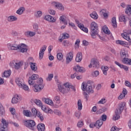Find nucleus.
<instances>
[{"label":"nucleus","mask_w":131,"mask_h":131,"mask_svg":"<svg viewBox=\"0 0 131 131\" xmlns=\"http://www.w3.org/2000/svg\"><path fill=\"white\" fill-rule=\"evenodd\" d=\"M49 13H50L51 15H55L56 14V11L52 9H49Z\"/></svg>","instance_id":"57"},{"label":"nucleus","mask_w":131,"mask_h":131,"mask_svg":"<svg viewBox=\"0 0 131 131\" xmlns=\"http://www.w3.org/2000/svg\"><path fill=\"white\" fill-rule=\"evenodd\" d=\"M77 105L78 110H81L82 109V103L81 102V100L79 99L78 100Z\"/></svg>","instance_id":"39"},{"label":"nucleus","mask_w":131,"mask_h":131,"mask_svg":"<svg viewBox=\"0 0 131 131\" xmlns=\"http://www.w3.org/2000/svg\"><path fill=\"white\" fill-rule=\"evenodd\" d=\"M125 85H126V86H128V88H131L130 82L128 81H125Z\"/></svg>","instance_id":"60"},{"label":"nucleus","mask_w":131,"mask_h":131,"mask_svg":"<svg viewBox=\"0 0 131 131\" xmlns=\"http://www.w3.org/2000/svg\"><path fill=\"white\" fill-rule=\"evenodd\" d=\"M99 66H100L99 61L93 58L91 60L90 64L89 66V68H92V67H93L94 68H99Z\"/></svg>","instance_id":"10"},{"label":"nucleus","mask_w":131,"mask_h":131,"mask_svg":"<svg viewBox=\"0 0 131 131\" xmlns=\"http://www.w3.org/2000/svg\"><path fill=\"white\" fill-rule=\"evenodd\" d=\"M101 119L102 121H106L107 120V116L105 114H103L101 116V118L100 119Z\"/></svg>","instance_id":"53"},{"label":"nucleus","mask_w":131,"mask_h":131,"mask_svg":"<svg viewBox=\"0 0 131 131\" xmlns=\"http://www.w3.org/2000/svg\"><path fill=\"white\" fill-rule=\"evenodd\" d=\"M119 20L120 22H126V19H125V16L122 14L120 17H119Z\"/></svg>","instance_id":"41"},{"label":"nucleus","mask_w":131,"mask_h":131,"mask_svg":"<svg viewBox=\"0 0 131 131\" xmlns=\"http://www.w3.org/2000/svg\"><path fill=\"white\" fill-rule=\"evenodd\" d=\"M54 114H56V115H61V112L58 110H55L54 111Z\"/></svg>","instance_id":"58"},{"label":"nucleus","mask_w":131,"mask_h":131,"mask_svg":"<svg viewBox=\"0 0 131 131\" xmlns=\"http://www.w3.org/2000/svg\"><path fill=\"white\" fill-rule=\"evenodd\" d=\"M38 112H39V111H37L35 108H32V114L35 117H36V115L38 114Z\"/></svg>","instance_id":"42"},{"label":"nucleus","mask_w":131,"mask_h":131,"mask_svg":"<svg viewBox=\"0 0 131 131\" xmlns=\"http://www.w3.org/2000/svg\"><path fill=\"white\" fill-rule=\"evenodd\" d=\"M43 102H45L46 104H48V105H50V106L54 105V102L52 100H51L49 98H43L42 99Z\"/></svg>","instance_id":"18"},{"label":"nucleus","mask_w":131,"mask_h":131,"mask_svg":"<svg viewBox=\"0 0 131 131\" xmlns=\"http://www.w3.org/2000/svg\"><path fill=\"white\" fill-rule=\"evenodd\" d=\"M121 36L124 38V39H126V40H127V41L129 42V45H131V39L129 36H127L124 33H123L121 34Z\"/></svg>","instance_id":"31"},{"label":"nucleus","mask_w":131,"mask_h":131,"mask_svg":"<svg viewBox=\"0 0 131 131\" xmlns=\"http://www.w3.org/2000/svg\"><path fill=\"white\" fill-rule=\"evenodd\" d=\"M37 127L38 131H45V129H46L45 125L43 123L38 124Z\"/></svg>","instance_id":"24"},{"label":"nucleus","mask_w":131,"mask_h":131,"mask_svg":"<svg viewBox=\"0 0 131 131\" xmlns=\"http://www.w3.org/2000/svg\"><path fill=\"white\" fill-rule=\"evenodd\" d=\"M73 60V51L69 53L66 57V64H69Z\"/></svg>","instance_id":"12"},{"label":"nucleus","mask_w":131,"mask_h":131,"mask_svg":"<svg viewBox=\"0 0 131 131\" xmlns=\"http://www.w3.org/2000/svg\"><path fill=\"white\" fill-rule=\"evenodd\" d=\"M112 23L114 28L117 27V23L116 22V17H113L112 19Z\"/></svg>","instance_id":"36"},{"label":"nucleus","mask_w":131,"mask_h":131,"mask_svg":"<svg viewBox=\"0 0 131 131\" xmlns=\"http://www.w3.org/2000/svg\"><path fill=\"white\" fill-rule=\"evenodd\" d=\"M54 101L56 102V104H60V97L56 96L54 97Z\"/></svg>","instance_id":"46"},{"label":"nucleus","mask_w":131,"mask_h":131,"mask_svg":"<svg viewBox=\"0 0 131 131\" xmlns=\"http://www.w3.org/2000/svg\"><path fill=\"white\" fill-rule=\"evenodd\" d=\"M18 102H19L17 98H16L15 97H13L12 99L11 103L12 104H17V103H18Z\"/></svg>","instance_id":"50"},{"label":"nucleus","mask_w":131,"mask_h":131,"mask_svg":"<svg viewBox=\"0 0 131 131\" xmlns=\"http://www.w3.org/2000/svg\"><path fill=\"white\" fill-rule=\"evenodd\" d=\"M62 45L63 47H68V46H69V41H68L67 40H63Z\"/></svg>","instance_id":"51"},{"label":"nucleus","mask_w":131,"mask_h":131,"mask_svg":"<svg viewBox=\"0 0 131 131\" xmlns=\"http://www.w3.org/2000/svg\"><path fill=\"white\" fill-rule=\"evenodd\" d=\"M100 74V72H99V71H95L93 73V75L94 76V77H97Z\"/></svg>","instance_id":"56"},{"label":"nucleus","mask_w":131,"mask_h":131,"mask_svg":"<svg viewBox=\"0 0 131 131\" xmlns=\"http://www.w3.org/2000/svg\"><path fill=\"white\" fill-rule=\"evenodd\" d=\"M15 82L18 86L21 87L24 84V81L23 80V79L20 78H17L15 79Z\"/></svg>","instance_id":"17"},{"label":"nucleus","mask_w":131,"mask_h":131,"mask_svg":"<svg viewBox=\"0 0 131 131\" xmlns=\"http://www.w3.org/2000/svg\"><path fill=\"white\" fill-rule=\"evenodd\" d=\"M24 125L32 130H34L35 122L33 120H27L24 122Z\"/></svg>","instance_id":"7"},{"label":"nucleus","mask_w":131,"mask_h":131,"mask_svg":"<svg viewBox=\"0 0 131 131\" xmlns=\"http://www.w3.org/2000/svg\"><path fill=\"white\" fill-rule=\"evenodd\" d=\"M83 125V122L82 121L78 122L77 123L78 127H82Z\"/></svg>","instance_id":"61"},{"label":"nucleus","mask_w":131,"mask_h":131,"mask_svg":"<svg viewBox=\"0 0 131 131\" xmlns=\"http://www.w3.org/2000/svg\"><path fill=\"white\" fill-rule=\"evenodd\" d=\"M10 112L11 113V114H12V115H15V114H16V110H15V108H11L10 109Z\"/></svg>","instance_id":"63"},{"label":"nucleus","mask_w":131,"mask_h":131,"mask_svg":"<svg viewBox=\"0 0 131 131\" xmlns=\"http://www.w3.org/2000/svg\"><path fill=\"white\" fill-rule=\"evenodd\" d=\"M53 5L56 7L57 9H58L59 11H61V12H63L64 10V6L60 3L53 2Z\"/></svg>","instance_id":"14"},{"label":"nucleus","mask_w":131,"mask_h":131,"mask_svg":"<svg viewBox=\"0 0 131 131\" xmlns=\"http://www.w3.org/2000/svg\"><path fill=\"white\" fill-rule=\"evenodd\" d=\"M102 30H103V32H104V33H105V34L109 35L111 33L110 30H109V29H108V28L106 26H105L102 28Z\"/></svg>","instance_id":"33"},{"label":"nucleus","mask_w":131,"mask_h":131,"mask_svg":"<svg viewBox=\"0 0 131 131\" xmlns=\"http://www.w3.org/2000/svg\"><path fill=\"white\" fill-rule=\"evenodd\" d=\"M121 57L122 59V62L124 64H127V65H131V59L128 58V54L125 51L123 50L121 51Z\"/></svg>","instance_id":"4"},{"label":"nucleus","mask_w":131,"mask_h":131,"mask_svg":"<svg viewBox=\"0 0 131 131\" xmlns=\"http://www.w3.org/2000/svg\"><path fill=\"white\" fill-rule=\"evenodd\" d=\"M102 70L103 73L104 75H107V71H108L109 68L106 66H102L101 68Z\"/></svg>","instance_id":"35"},{"label":"nucleus","mask_w":131,"mask_h":131,"mask_svg":"<svg viewBox=\"0 0 131 131\" xmlns=\"http://www.w3.org/2000/svg\"><path fill=\"white\" fill-rule=\"evenodd\" d=\"M105 103H106V99L104 98H102L98 101V104H105Z\"/></svg>","instance_id":"55"},{"label":"nucleus","mask_w":131,"mask_h":131,"mask_svg":"<svg viewBox=\"0 0 131 131\" xmlns=\"http://www.w3.org/2000/svg\"><path fill=\"white\" fill-rule=\"evenodd\" d=\"M90 17L91 18H93V19H95V20H97L98 19L99 16L98 15V14H97V12H93L91 14H90Z\"/></svg>","instance_id":"30"},{"label":"nucleus","mask_w":131,"mask_h":131,"mask_svg":"<svg viewBox=\"0 0 131 131\" xmlns=\"http://www.w3.org/2000/svg\"><path fill=\"white\" fill-rule=\"evenodd\" d=\"M70 85L69 83H66L63 85L58 84V90L62 94H65V93H68L70 91Z\"/></svg>","instance_id":"5"},{"label":"nucleus","mask_w":131,"mask_h":131,"mask_svg":"<svg viewBox=\"0 0 131 131\" xmlns=\"http://www.w3.org/2000/svg\"><path fill=\"white\" fill-rule=\"evenodd\" d=\"M34 103H35V104H36L37 106H39V107H40V106H41V105L42 104V103H41V101L37 99L34 100Z\"/></svg>","instance_id":"48"},{"label":"nucleus","mask_w":131,"mask_h":131,"mask_svg":"<svg viewBox=\"0 0 131 131\" xmlns=\"http://www.w3.org/2000/svg\"><path fill=\"white\" fill-rule=\"evenodd\" d=\"M23 114L27 117H30L31 115V112L29 110H24Z\"/></svg>","instance_id":"34"},{"label":"nucleus","mask_w":131,"mask_h":131,"mask_svg":"<svg viewBox=\"0 0 131 131\" xmlns=\"http://www.w3.org/2000/svg\"><path fill=\"white\" fill-rule=\"evenodd\" d=\"M36 116H37V117L40 118V120H41V121H43L44 119L43 116H42V114H41V113H40V112H38V114H37Z\"/></svg>","instance_id":"44"},{"label":"nucleus","mask_w":131,"mask_h":131,"mask_svg":"<svg viewBox=\"0 0 131 131\" xmlns=\"http://www.w3.org/2000/svg\"><path fill=\"white\" fill-rule=\"evenodd\" d=\"M45 20L49 21V22H51L52 23H55V22H56V19L50 15H46L45 16Z\"/></svg>","instance_id":"15"},{"label":"nucleus","mask_w":131,"mask_h":131,"mask_svg":"<svg viewBox=\"0 0 131 131\" xmlns=\"http://www.w3.org/2000/svg\"><path fill=\"white\" fill-rule=\"evenodd\" d=\"M122 93H123V97H125V95H127V91L126 90V89L124 88Z\"/></svg>","instance_id":"62"},{"label":"nucleus","mask_w":131,"mask_h":131,"mask_svg":"<svg viewBox=\"0 0 131 131\" xmlns=\"http://www.w3.org/2000/svg\"><path fill=\"white\" fill-rule=\"evenodd\" d=\"M75 60L76 62H81V60H82V53L81 52L77 53Z\"/></svg>","instance_id":"19"},{"label":"nucleus","mask_w":131,"mask_h":131,"mask_svg":"<svg viewBox=\"0 0 131 131\" xmlns=\"http://www.w3.org/2000/svg\"><path fill=\"white\" fill-rule=\"evenodd\" d=\"M22 65L23 64L21 62L15 61V60H13L10 63V66L12 68H15L16 70L20 69Z\"/></svg>","instance_id":"9"},{"label":"nucleus","mask_w":131,"mask_h":131,"mask_svg":"<svg viewBox=\"0 0 131 131\" xmlns=\"http://www.w3.org/2000/svg\"><path fill=\"white\" fill-rule=\"evenodd\" d=\"M18 50H19L21 53H25L27 51V45L24 43L20 44L18 45Z\"/></svg>","instance_id":"13"},{"label":"nucleus","mask_w":131,"mask_h":131,"mask_svg":"<svg viewBox=\"0 0 131 131\" xmlns=\"http://www.w3.org/2000/svg\"><path fill=\"white\" fill-rule=\"evenodd\" d=\"M73 69L74 71H76V72H82V71L84 70V68L81 67L79 65L74 67Z\"/></svg>","instance_id":"20"},{"label":"nucleus","mask_w":131,"mask_h":131,"mask_svg":"<svg viewBox=\"0 0 131 131\" xmlns=\"http://www.w3.org/2000/svg\"><path fill=\"white\" fill-rule=\"evenodd\" d=\"M34 61V60H33V58L29 57L25 62V66H27V67L28 66H29V64L30 65H31V64H33Z\"/></svg>","instance_id":"22"},{"label":"nucleus","mask_w":131,"mask_h":131,"mask_svg":"<svg viewBox=\"0 0 131 131\" xmlns=\"http://www.w3.org/2000/svg\"><path fill=\"white\" fill-rule=\"evenodd\" d=\"M35 34V32L27 31L25 33V35H26V36H30V37L34 36Z\"/></svg>","instance_id":"25"},{"label":"nucleus","mask_w":131,"mask_h":131,"mask_svg":"<svg viewBox=\"0 0 131 131\" xmlns=\"http://www.w3.org/2000/svg\"><path fill=\"white\" fill-rule=\"evenodd\" d=\"M63 57L64 56L61 53H57V60H58L59 61H62V60H63Z\"/></svg>","instance_id":"40"},{"label":"nucleus","mask_w":131,"mask_h":131,"mask_svg":"<svg viewBox=\"0 0 131 131\" xmlns=\"http://www.w3.org/2000/svg\"><path fill=\"white\" fill-rule=\"evenodd\" d=\"M11 75V70L6 71L4 72L3 77H9Z\"/></svg>","instance_id":"38"},{"label":"nucleus","mask_w":131,"mask_h":131,"mask_svg":"<svg viewBox=\"0 0 131 131\" xmlns=\"http://www.w3.org/2000/svg\"><path fill=\"white\" fill-rule=\"evenodd\" d=\"M116 43H117V45H121V46H124V45H126V43H125V42L120 40H117L116 41Z\"/></svg>","instance_id":"47"},{"label":"nucleus","mask_w":131,"mask_h":131,"mask_svg":"<svg viewBox=\"0 0 131 131\" xmlns=\"http://www.w3.org/2000/svg\"><path fill=\"white\" fill-rule=\"evenodd\" d=\"M59 20L61 22L64 24V25H67V21H66V16L62 15L59 17Z\"/></svg>","instance_id":"27"},{"label":"nucleus","mask_w":131,"mask_h":131,"mask_svg":"<svg viewBox=\"0 0 131 131\" xmlns=\"http://www.w3.org/2000/svg\"><path fill=\"white\" fill-rule=\"evenodd\" d=\"M53 77H54V75L53 74H49L48 75V78H47V81H51V80H52V78H53Z\"/></svg>","instance_id":"52"},{"label":"nucleus","mask_w":131,"mask_h":131,"mask_svg":"<svg viewBox=\"0 0 131 131\" xmlns=\"http://www.w3.org/2000/svg\"><path fill=\"white\" fill-rule=\"evenodd\" d=\"M43 82V80H42V78H40L38 79L36 81V83L33 86V90L34 92H35V93L40 92V91L43 89V85H42Z\"/></svg>","instance_id":"3"},{"label":"nucleus","mask_w":131,"mask_h":131,"mask_svg":"<svg viewBox=\"0 0 131 131\" xmlns=\"http://www.w3.org/2000/svg\"><path fill=\"white\" fill-rule=\"evenodd\" d=\"M5 114V108L4 106L2 105V103L0 102V116H4Z\"/></svg>","instance_id":"29"},{"label":"nucleus","mask_w":131,"mask_h":131,"mask_svg":"<svg viewBox=\"0 0 131 131\" xmlns=\"http://www.w3.org/2000/svg\"><path fill=\"white\" fill-rule=\"evenodd\" d=\"M78 27L80 28V29L84 31V32H85L86 33H88L89 32V30L87 28L84 27V26H83V24H80L78 25Z\"/></svg>","instance_id":"21"},{"label":"nucleus","mask_w":131,"mask_h":131,"mask_svg":"<svg viewBox=\"0 0 131 131\" xmlns=\"http://www.w3.org/2000/svg\"><path fill=\"white\" fill-rule=\"evenodd\" d=\"M25 11V8L23 7H20L16 11V14H18V15H22Z\"/></svg>","instance_id":"26"},{"label":"nucleus","mask_w":131,"mask_h":131,"mask_svg":"<svg viewBox=\"0 0 131 131\" xmlns=\"http://www.w3.org/2000/svg\"><path fill=\"white\" fill-rule=\"evenodd\" d=\"M46 50H47V46L43 45L41 48L39 53H41V54H45V52L46 51Z\"/></svg>","instance_id":"45"},{"label":"nucleus","mask_w":131,"mask_h":131,"mask_svg":"<svg viewBox=\"0 0 131 131\" xmlns=\"http://www.w3.org/2000/svg\"><path fill=\"white\" fill-rule=\"evenodd\" d=\"M91 35L92 38H96V35L99 37L100 39L101 40H104V38L101 37L100 35H99V28L98 27V24L96 23L95 21L92 22L91 24Z\"/></svg>","instance_id":"1"},{"label":"nucleus","mask_w":131,"mask_h":131,"mask_svg":"<svg viewBox=\"0 0 131 131\" xmlns=\"http://www.w3.org/2000/svg\"><path fill=\"white\" fill-rule=\"evenodd\" d=\"M69 37V34L67 33H63L62 34V37L59 39V41H60V42H62V41H63V40H64V39H67V38H68Z\"/></svg>","instance_id":"23"},{"label":"nucleus","mask_w":131,"mask_h":131,"mask_svg":"<svg viewBox=\"0 0 131 131\" xmlns=\"http://www.w3.org/2000/svg\"><path fill=\"white\" fill-rule=\"evenodd\" d=\"M8 47L10 48V51H17L18 49L19 48L18 45H17V44H8Z\"/></svg>","instance_id":"16"},{"label":"nucleus","mask_w":131,"mask_h":131,"mask_svg":"<svg viewBox=\"0 0 131 131\" xmlns=\"http://www.w3.org/2000/svg\"><path fill=\"white\" fill-rule=\"evenodd\" d=\"M88 83L90 84V82H88L87 84L83 82L82 83V91H86L88 94H93L94 93V89H95V86L93 85L92 87L91 85H88Z\"/></svg>","instance_id":"6"},{"label":"nucleus","mask_w":131,"mask_h":131,"mask_svg":"<svg viewBox=\"0 0 131 131\" xmlns=\"http://www.w3.org/2000/svg\"><path fill=\"white\" fill-rule=\"evenodd\" d=\"M0 124V131H8L9 122H7L5 119H2Z\"/></svg>","instance_id":"8"},{"label":"nucleus","mask_w":131,"mask_h":131,"mask_svg":"<svg viewBox=\"0 0 131 131\" xmlns=\"http://www.w3.org/2000/svg\"><path fill=\"white\" fill-rule=\"evenodd\" d=\"M126 103L124 102H121L119 105V107L115 111V115L114 116L113 120H118L120 118V114L122 113Z\"/></svg>","instance_id":"2"},{"label":"nucleus","mask_w":131,"mask_h":131,"mask_svg":"<svg viewBox=\"0 0 131 131\" xmlns=\"http://www.w3.org/2000/svg\"><path fill=\"white\" fill-rule=\"evenodd\" d=\"M95 126L96 127V123H91L90 124V127H91V128L95 127Z\"/></svg>","instance_id":"64"},{"label":"nucleus","mask_w":131,"mask_h":131,"mask_svg":"<svg viewBox=\"0 0 131 131\" xmlns=\"http://www.w3.org/2000/svg\"><path fill=\"white\" fill-rule=\"evenodd\" d=\"M42 15V12L40 11H38L37 12L35 13V16L36 18H40Z\"/></svg>","instance_id":"43"},{"label":"nucleus","mask_w":131,"mask_h":131,"mask_svg":"<svg viewBox=\"0 0 131 131\" xmlns=\"http://www.w3.org/2000/svg\"><path fill=\"white\" fill-rule=\"evenodd\" d=\"M39 76L37 74H33L31 77L29 79V84L30 85H33L34 84V81L33 80H35L38 78Z\"/></svg>","instance_id":"11"},{"label":"nucleus","mask_w":131,"mask_h":131,"mask_svg":"<svg viewBox=\"0 0 131 131\" xmlns=\"http://www.w3.org/2000/svg\"><path fill=\"white\" fill-rule=\"evenodd\" d=\"M119 130V128L117 127V126L112 127L111 131H118Z\"/></svg>","instance_id":"59"},{"label":"nucleus","mask_w":131,"mask_h":131,"mask_svg":"<svg viewBox=\"0 0 131 131\" xmlns=\"http://www.w3.org/2000/svg\"><path fill=\"white\" fill-rule=\"evenodd\" d=\"M31 69L33 71H36L37 70V67L36 63H33L30 65Z\"/></svg>","instance_id":"37"},{"label":"nucleus","mask_w":131,"mask_h":131,"mask_svg":"<svg viewBox=\"0 0 131 131\" xmlns=\"http://www.w3.org/2000/svg\"><path fill=\"white\" fill-rule=\"evenodd\" d=\"M33 29L34 30V32H37V31H38V25H37V24H34Z\"/></svg>","instance_id":"49"},{"label":"nucleus","mask_w":131,"mask_h":131,"mask_svg":"<svg viewBox=\"0 0 131 131\" xmlns=\"http://www.w3.org/2000/svg\"><path fill=\"white\" fill-rule=\"evenodd\" d=\"M96 125V127L99 128L100 126H102L103 125V121H102V119H99L96 121L95 123Z\"/></svg>","instance_id":"32"},{"label":"nucleus","mask_w":131,"mask_h":131,"mask_svg":"<svg viewBox=\"0 0 131 131\" xmlns=\"http://www.w3.org/2000/svg\"><path fill=\"white\" fill-rule=\"evenodd\" d=\"M7 20L8 22H14V21H17L18 18L14 16H10L8 17Z\"/></svg>","instance_id":"28"},{"label":"nucleus","mask_w":131,"mask_h":131,"mask_svg":"<svg viewBox=\"0 0 131 131\" xmlns=\"http://www.w3.org/2000/svg\"><path fill=\"white\" fill-rule=\"evenodd\" d=\"M20 88H21L25 91H28V90H29V88H28V86L24 84H23V86H20Z\"/></svg>","instance_id":"54"}]
</instances>
